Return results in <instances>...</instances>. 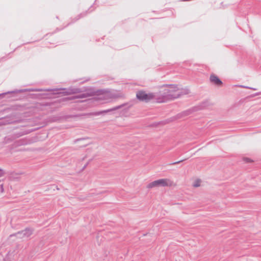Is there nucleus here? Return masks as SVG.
<instances>
[{"instance_id": "obj_1", "label": "nucleus", "mask_w": 261, "mask_h": 261, "mask_svg": "<svg viewBox=\"0 0 261 261\" xmlns=\"http://www.w3.org/2000/svg\"><path fill=\"white\" fill-rule=\"evenodd\" d=\"M170 86L173 89L171 91V95L172 96V99H174L180 97L181 96L184 95L188 94L190 93V90L187 89H179L176 85H165L164 86Z\"/></svg>"}, {"instance_id": "obj_2", "label": "nucleus", "mask_w": 261, "mask_h": 261, "mask_svg": "<svg viewBox=\"0 0 261 261\" xmlns=\"http://www.w3.org/2000/svg\"><path fill=\"white\" fill-rule=\"evenodd\" d=\"M98 91H102L100 93H97L96 98L98 100H108L112 98H118L121 97L119 94H115L111 93L110 91L106 90H98Z\"/></svg>"}, {"instance_id": "obj_3", "label": "nucleus", "mask_w": 261, "mask_h": 261, "mask_svg": "<svg viewBox=\"0 0 261 261\" xmlns=\"http://www.w3.org/2000/svg\"><path fill=\"white\" fill-rule=\"evenodd\" d=\"M136 97L140 101L148 102L151 100L154 99L155 93H146L144 91L140 90L137 92Z\"/></svg>"}, {"instance_id": "obj_4", "label": "nucleus", "mask_w": 261, "mask_h": 261, "mask_svg": "<svg viewBox=\"0 0 261 261\" xmlns=\"http://www.w3.org/2000/svg\"><path fill=\"white\" fill-rule=\"evenodd\" d=\"M34 229L30 227H27L24 230L19 231L17 232L11 234L10 237L16 236L19 239L28 238L33 233Z\"/></svg>"}, {"instance_id": "obj_5", "label": "nucleus", "mask_w": 261, "mask_h": 261, "mask_svg": "<svg viewBox=\"0 0 261 261\" xmlns=\"http://www.w3.org/2000/svg\"><path fill=\"white\" fill-rule=\"evenodd\" d=\"M171 90H166L161 96L157 97L155 95L156 102L158 103L165 102L168 100H173Z\"/></svg>"}, {"instance_id": "obj_6", "label": "nucleus", "mask_w": 261, "mask_h": 261, "mask_svg": "<svg viewBox=\"0 0 261 261\" xmlns=\"http://www.w3.org/2000/svg\"><path fill=\"white\" fill-rule=\"evenodd\" d=\"M169 180L166 178L160 179L150 182L147 185V188L151 189L155 187H166L168 186Z\"/></svg>"}, {"instance_id": "obj_7", "label": "nucleus", "mask_w": 261, "mask_h": 261, "mask_svg": "<svg viewBox=\"0 0 261 261\" xmlns=\"http://www.w3.org/2000/svg\"><path fill=\"white\" fill-rule=\"evenodd\" d=\"M55 89H20L17 90L13 91L8 92L7 93H22L24 92H41V91H55ZM7 94V93H3L0 94V96L3 95Z\"/></svg>"}, {"instance_id": "obj_8", "label": "nucleus", "mask_w": 261, "mask_h": 261, "mask_svg": "<svg viewBox=\"0 0 261 261\" xmlns=\"http://www.w3.org/2000/svg\"><path fill=\"white\" fill-rule=\"evenodd\" d=\"M126 105V103H123V104H122L121 105H119V106L114 107H113L112 108H111V109H107V110H103V111H98V112H92V113H89V114H87L86 115H87L98 116V115H101L102 114H106V113H108L110 112H113V111L117 110L118 109H120L122 108V107H123L124 106H125Z\"/></svg>"}, {"instance_id": "obj_9", "label": "nucleus", "mask_w": 261, "mask_h": 261, "mask_svg": "<svg viewBox=\"0 0 261 261\" xmlns=\"http://www.w3.org/2000/svg\"><path fill=\"white\" fill-rule=\"evenodd\" d=\"M62 90L64 91L63 93H64L66 95L80 93L83 92V90L79 88L70 87L68 89L64 88L62 89Z\"/></svg>"}, {"instance_id": "obj_10", "label": "nucleus", "mask_w": 261, "mask_h": 261, "mask_svg": "<svg viewBox=\"0 0 261 261\" xmlns=\"http://www.w3.org/2000/svg\"><path fill=\"white\" fill-rule=\"evenodd\" d=\"M22 135L20 133H16L8 135L5 137L4 139L3 143L4 144H8L13 142L15 139L19 138Z\"/></svg>"}, {"instance_id": "obj_11", "label": "nucleus", "mask_w": 261, "mask_h": 261, "mask_svg": "<svg viewBox=\"0 0 261 261\" xmlns=\"http://www.w3.org/2000/svg\"><path fill=\"white\" fill-rule=\"evenodd\" d=\"M30 140L27 138L20 139L14 141L12 144V147L15 148L22 145H25L30 143Z\"/></svg>"}, {"instance_id": "obj_12", "label": "nucleus", "mask_w": 261, "mask_h": 261, "mask_svg": "<svg viewBox=\"0 0 261 261\" xmlns=\"http://www.w3.org/2000/svg\"><path fill=\"white\" fill-rule=\"evenodd\" d=\"M211 82L217 86H220L223 84L221 80L214 74H212L210 77Z\"/></svg>"}, {"instance_id": "obj_13", "label": "nucleus", "mask_w": 261, "mask_h": 261, "mask_svg": "<svg viewBox=\"0 0 261 261\" xmlns=\"http://www.w3.org/2000/svg\"><path fill=\"white\" fill-rule=\"evenodd\" d=\"M83 90V92H85L87 93V94H89V97L92 96H96V94L97 93H100L102 92L101 91H98V90H95L94 89L91 88H86Z\"/></svg>"}, {"instance_id": "obj_14", "label": "nucleus", "mask_w": 261, "mask_h": 261, "mask_svg": "<svg viewBox=\"0 0 261 261\" xmlns=\"http://www.w3.org/2000/svg\"><path fill=\"white\" fill-rule=\"evenodd\" d=\"M193 112H194V110L193 109H189L186 111H183L180 113L178 114L176 117L178 118H180L185 116H187L190 115Z\"/></svg>"}, {"instance_id": "obj_15", "label": "nucleus", "mask_w": 261, "mask_h": 261, "mask_svg": "<svg viewBox=\"0 0 261 261\" xmlns=\"http://www.w3.org/2000/svg\"><path fill=\"white\" fill-rule=\"evenodd\" d=\"M89 97V94H87L86 92L79 94L76 96H71L69 97L66 98L67 100H73L75 98H87Z\"/></svg>"}, {"instance_id": "obj_16", "label": "nucleus", "mask_w": 261, "mask_h": 261, "mask_svg": "<svg viewBox=\"0 0 261 261\" xmlns=\"http://www.w3.org/2000/svg\"><path fill=\"white\" fill-rule=\"evenodd\" d=\"M4 192L3 180H0V194L3 193Z\"/></svg>"}, {"instance_id": "obj_17", "label": "nucleus", "mask_w": 261, "mask_h": 261, "mask_svg": "<svg viewBox=\"0 0 261 261\" xmlns=\"http://www.w3.org/2000/svg\"><path fill=\"white\" fill-rule=\"evenodd\" d=\"M185 160H180V161H177V162H173V163H170V165H175V164H179L181 162H182V161H184Z\"/></svg>"}, {"instance_id": "obj_18", "label": "nucleus", "mask_w": 261, "mask_h": 261, "mask_svg": "<svg viewBox=\"0 0 261 261\" xmlns=\"http://www.w3.org/2000/svg\"><path fill=\"white\" fill-rule=\"evenodd\" d=\"M51 188L53 189L54 190H55V189L57 190H59V189L58 188V186L56 185H51Z\"/></svg>"}, {"instance_id": "obj_19", "label": "nucleus", "mask_w": 261, "mask_h": 261, "mask_svg": "<svg viewBox=\"0 0 261 261\" xmlns=\"http://www.w3.org/2000/svg\"><path fill=\"white\" fill-rule=\"evenodd\" d=\"M241 87H243V88H247V89H252V90H256V89L255 88H251V87H248V86H240Z\"/></svg>"}, {"instance_id": "obj_20", "label": "nucleus", "mask_w": 261, "mask_h": 261, "mask_svg": "<svg viewBox=\"0 0 261 261\" xmlns=\"http://www.w3.org/2000/svg\"><path fill=\"white\" fill-rule=\"evenodd\" d=\"M244 161H245L247 163H249V162H252V160L248 158H244Z\"/></svg>"}, {"instance_id": "obj_21", "label": "nucleus", "mask_w": 261, "mask_h": 261, "mask_svg": "<svg viewBox=\"0 0 261 261\" xmlns=\"http://www.w3.org/2000/svg\"><path fill=\"white\" fill-rule=\"evenodd\" d=\"M5 174V172L4 171H3V169H2L1 168H0V177H2L3 176H4Z\"/></svg>"}, {"instance_id": "obj_22", "label": "nucleus", "mask_w": 261, "mask_h": 261, "mask_svg": "<svg viewBox=\"0 0 261 261\" xmlns=\"http://www.w3.org/2000/svg\"><path fill=\"white\" fill-rule=\"evenodd\" d=\"M193 186L195 187H198L200 186V184L198 181H197L196 182L194 183Z\"/></svg>"}, {"instance_id": "obj_23", "label": "nucleus", "mask_w": 261, "mask_h": 261, "mask_svg": "<svg viewBox=\"0 0 261 261\" xmlns=\"http://www.w3.org/2000/svg\"><path fill=\"white\" fill-rule=\"evenodd\" d=\"M260 94V92L256 93L254 94H253V96H257L259 95Z\"/></svg>"}, {"instance_id": "obj_24", "label": "nucleus", "mask_w": 261, "mask_h": 261, "mask_svg": "<svg viewBox=\"0 0 261 261\" xmlns=\"http://www.w3.org/2000/svg\"><path fill=\"white\" fill-rule=\"evenodd\" d=\"M88 164V163H87L85 165H84V166L83 168V170H84V169H85L86 168V167L87 166Z\"/></svg>"}, {"instance_id": "obj_25", "label": "nucleus", "mask_w": 261, "mask_h": 261, "mask_svg": "<svg viewBox=\"0 0 261 261\" xmlns=\"http://www.w3.org/2000/svg\"><path fill=\"white\" fill-rule=\"evenodd\" d=\"M82 14H81L80 15H79L78 16V18H77L76 20H78V19H79L82 17Z\"/></svg>"}]
</instances>
